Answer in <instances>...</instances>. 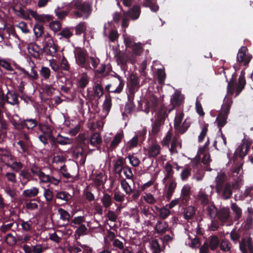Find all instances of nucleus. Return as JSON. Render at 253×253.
<instances>
[{
  "instance_id": "nucleus-14",
  "label": "nucleus",
  "mask_w": 253,
  "mask_h": 253,
  "mask_svg": "<svg viewBox=\"0 0 253 253\" xmlns=\"http://www.w3.org/2000/svg\"><path fill=\"white\" fill-rule=\"evenodd\" d=\"M29 65L31 67V72L29 73L24 68H21L20 71L24 75V76L31 80H36L39 78V75L35 70V64L33 61H30Z\"/></svg>"
},
{
  "instance_id": "nucleus-26",
  "label": "nucleus",
  "mask_w": 253,
  "mask_h": 253,
  "mask_svg": "<svg viewBox=\"0 0 253 253\" xmlns=\"http://www.w3.org/2000/svg\"><path fill=\"white\" fill-rule=\"evenodd\" d=\"M217 215L219 219L222 222L229 221L230 218L229 209L228 208H222L220 209Z\"/></svg>"
},
{
  "instance_id": "nucleus-45",
  "label": "nucleus",
  "mask_w": 253,
  "mask_h": 253,
  "mask_svg": "<svg viewBox=\"0 0 253 253\" xmlns=\"http://www.w3.org/2000/svg\"><path fill=\"white\" fill-rule=\"evenodd\" d=\"M168 227V225L166 222L158 221L155 228L158 233H162L167 230Z\"/></svg>"
},
{
  "instance_id": "nucleus-27",
  "label": "nucleus",
  "mask_w": 253,
  "mask_h": 253,
  "mask_svg": "<svg viewBox=\"0 0 253 253\" xmlns=\"http://www.w3.org/2000/svg\"><path fill=\"white\" fill-rule=\"evenodd\" d=\"M161 152L160 145L156 143H153L148 147V155L149 157H156Z\"/></svg>"
},
{
  "instance_id": "nucleus-10",
  "label": "nucleus",
  "mask_w": 253,
  "mask_h": 253,
  "mask_svg": "<svg viewBox=\"0 0 253 253\" xmlns=\"http://www.w3.org/2000/svg\"><path fill=\"white\" fill-rule=\"evenodd\" d=\"M140 7L138 5H134L131 8L128 12L124 13V18L123 19L122 26L123 28H126L128 25V17L132 20H136L138 18L140 15Z\"/></svg>"
},
{
  "instance_id": "nucleus-44",
  "label": "nucleus",
  "mask_w": 253,
  "mask_h": 253,
  "mask_svg": "<svg viewBox=\"0 0 253 253\" xmlns=\"http://www.w3.org/2000/svg\"><path fill=\"white\" fill-rule=\"evenodd\" d=\"M4 192L9 196L11 199H15L16 196L15 189L13 186H10L9 184H6L3 187Z\"/></svg>"
},
{
  "instance_id": "nucleus-28",
  "label": "nucleus",
  "mask_w": 253,
  "mask_h": 253,
  "mask_svg": "<svg viewBox=\"0 0 253 253\" xmlns=\"http://www.w3.org/2000/svg\"><path fill=\"white\" fill-rule=\"evenodd\" d=\"M44 52L49 56L54 57L57 54V46L53 41L49 42L44 48Z\"/></svg>"
},
{
  "instance_id": "nucleus-37",
  "label": "nucleus",
  "mask_w": 253,
  "mask_h": 253,
  "mask_svg": "<svg viewBox=\"0 0 253 253\" xmlns=\"http://www.w3.org/2000/svg\"><path fill=\"white\" fill-rule=\"evenodd\" d=\"M17 223L18 225H21L23 230L26 232L30 231L33 225V222L30 219L28 221H25L22 219H19Z\"/></svg>"
},
{
  "instance_id": "nucleus-11",
  "label": "nucleus",
  "mask_w": 253,
  "mask_h": 253,
  "mask_svg": "<svg viewBox=\"0 0 253 253\" xmlns=\"http://www.w3.org/2000/svg\"><path fill=\"white\" fill-rule=\"evenodd\" d=\"M216 190L217 194L225 200L229 199L232 194L231 186L229 183L216 187Z\"/></svg>"
},
{
  "instance_id": "nucleus-7",
  "label": "nucleus",
  "mask_w": 253,
  "mask_h": 253,
  "mask_svg": "<svg viewBox=\"0 0 253 253\" xmlns=\"http://www.w3.org/2000/svg\"><path fill=\"white\" fill-rule=\"evenodd\" d=\"M76 63L82 68L88 69L90 68L88 61L87 51L82 48H77L74 51Z\"/></svg>"
},
{
  "instance_id": "nucleus-50",
  "label": "nucleus",
  "mask_w": 253,
  "mask_h": 253,
  "mask_svg": "<svg viewBox=\"0 0 253 253\" xmlns=\"http://www.w3.org/2000/svg\"><path fill=\"white\" fill-rule=\"evenodd\" d=\"M209 247L212 250L216 249L219 245V240L216 236H211L209 238Z\"/></svg>"
},
{
  "instance_id": "nucleus-15",
  "label": "nucleus",
  "mask_w": 253,
  "mask_h": 253,
  "mask_svg": "<svg viewBox=\"0 0 253 253\" xmlns=\"http://www.w3.org/2000/svg\"><path fill=\"white\" fill-rule=\"evenodd\" d=\"M166 189V197L169 200L174 192L175 189L177 186V183L175 179H171L165 183H163Z\"/></svg>"
},
{
  "instance_id": "nucleus-41",
  "label": "nucleus",
  "mask_w": 253,
  "mask_h": 253,
  "mask_svg": "<svg viewBox=\"0 0 253 253\" xmlns=\"http://www.w3.org/2000/svg\"><path fill=\"white\" fill-rule=\"evenodd\" d=\"M40 130L48 137L52 136V127L46 124H41L39 125Z\"/></svg>"
},
{
  "instance_id": "nucleus-59",
  "label": "nucleus",
  "mask_w": 253,
  "mask_h": 253,
  "mask_svg": "<svg viewBox=\"0 0 253 253\" xmlns=\"http://www.w3.org/2000/svg\"><path fill=\"white\" fill-rule=\"evenodd\" d=\"M13 226H14L15 228H17L18 226V223L17 222H13L6 224H3L0 227V230L3 233H5L10 230Z\"/></svg>"
},
{
  "instance_id": "nucleus-60",
  "label": "nucleus",
  "mask_w": 253,
  "mask_h": 253,
  "mask_svg": "<svg viewBox=\"0 0 253 253\" xmlns=\"http://www.w3.org/2000/svg\"><path fill=\"white\" fill-rule=\"evenodd\" d=\"M125 195L121 191L116 190L114 192L113 199L117 202L122 203L125 200Z\"/></svg>"
},
{
  "instance_id": "nucleus-52",
  "label": "nucleus",
  "mask_w": 253,
  "mask_h": 253,
  "mask_svg": "<svg viewBox=\"0 0 253 253\" xmlns=\"http://www.w3.org/2000/svg\"><path fill=\"white\" fill-rule=\"evenodd\" d=\"M207 214L211 218H214L217 215L218 212L216 207L212 204L208 205L206 208Z\"/></svg>"
},
{
  "instance_id": "nucleus-4",
  "label": "nucleus",
  "mask_w": 253,
  "mask_h": 253,
  "mask_svg": "<svg viewBox=\"0 0 253 253\" xmlns=\"http://www.w3.org/2000/svg\"><path fill=\"white\" fill-rule=\"evenodd\" d=\"M246 84V80L245 78V72L242 71L238 79V84L234 81H231L228 83L227 86L228 93L233 95L235 92V97L238 95L242 90L244 89Z\"/></svg>"
},
{
  "instance_id": "nucleus-9",
  "label": "nucleus",
  "mask_w": 253,
  "mask_h": 253,
  "mask_svg": "<svg viewBox=\"0 0 253 253\" xmlns=\"http://www.w3.org/2000/svg\"><path fill=\"white\" fill-rule=\"evenodd\" d=\"M242 174L241 165H239L232 169L231 176L233 178L232 188L234 189H238L242 185Z\"/></svg>"
},
{
  "instance_id": "nucleus-38",
  "label": "nucleus",
  "mask_w": 253,
  "mask_h": 253,
  "mask_svg": "<svg viewBox=\"0 0 253 253\" xmlns=\"http://www.w3.org/2000/svg\"><path fill=\"white\" fill-rule=\"evenodd\" d=\"M101 141L102 138L99 133H94L90 137V144L92 146L98 147Z\"/></svg>"
},
{
  "instance_id": "nucleus-40",
  "label": "nucleus",
  "mask_w": 253,
  "mask_h": 253,
  "mask_svg": "<svg viewBox=\"0 0 253 253\" xmlns=\"http://www.w3.org/2000/svg\"><path fill=\"white\" fill-rule=\"evenodd\" d=\"M101 201L103 206L106 209L109 208L113 204V200L110 195L104 193L101 198Z\"/></svg>"
},
{
  "instance_id": "nucleus-18",
  "label": "nucleus",
  "mask_w": 253,
  "mask_h": 253,
  "mask_svg": "<svg viewBox=\"0 0 253 253\" xmlns=\"http://www.w3.org/2000/svg\"><path fill=\"white\" fill-rule=\"evenodd\" d=\"M187 239L185 244L192 248H197L200 247V242L198 238L192 232L189 231L187 233Z\"/></svg>"
},
{
  "instance_id": "nucleus-17",
  "label": "nucleus",
  "mask_w": 253,
  "mask_h": 253,
  "mask_svg": "<svg viewBox=\"0 0 253 253\" xmlns=\"http://www.w3.org/2000/svg\"><path fill=\"white\" fill-rule=\"evenodd\" d=\"M28 14L34 18L36 20L43 23L49 21L53 18V16L51 15L39 14L36 11L31 9L28 10Z\"/></svg>"
},
{
  "instance_id": "nucleus-20",
  "label": "nucleus",
  "mask_w": 253,
  "mask_h": 253,
  "mask_svg": "<svg viewBox=\"0 0 253 253\" xmlns=\"http://www.w3.org/2000/svg\"><path fill=\"white\" fill-rule=\"evenodd\" d=\"M29 53L34 58H39L42 53V49L36 44L31 43L28 46Z\"/></svg>"
},
{
  "instance_id": "nucleus-24",
  "label": "nucleus",
  "mask_w": 253,
  "mask_h": 253,
  "mask_svg": "<svg viewBox=\"0 0 253 253\" xmlns=\"http://www.w3.org/2000/svg\"><path fill=\"white\" fill-rule=\"evenodd\" d=\"M93 93H92L89 88L87 89V94L89 97L91 98L93 97L100 98L102 96L103 91V87L100 84H95L93 87Z\"/></svg>"
},
{
  "instance_id": "nucleus-30",
  "label": "nucleus",
  "mask_w": 253,
  "mask_h": 253,
  "mask_svg": "<svg viewBox=\"0 0 253 253\" xmlns=\"http://www.w3.org/2000/svg\"><path fill=\"white\" fill-rule=\"evenodd\" d=\"M19 176L21 183L24 186L28 183L31 178L30 173L26 169L20 170Z\"/></svg>"
},
{
  "instance_id": "nucleus-16",
  "label": "nucleus",
  "mask_w": 253,
  "mask_h": 253,
  "mask_svg": "<svg viewBox=\"0 0 253 253\" xmlns=\"http://www.w3.org/2000/svg\"><path fill=\"white\" fill-rule=\"evenodd\" d=\"M6 103L12 106H16L19 109V101L18 94L14 91L8 90L6 94Z\"/></svg>"
},
{
  "instance_id": "nucleus-64",
  "label": "nucleus",
  "mask_w": 253,
  "mask_h": 253,
  "mask_svg": "<svg viewBox=\"0 0 253 253\" xmlns=\"http://www.w3.org/2000/svg\"><path fill=\"white\" fill-rule=\"evenodd\" d=\"M54 12L58 19H63L67 16L69 11L61 10L59 7H57Z\"/></svg>"
},
{
  "instance_id": "nucleus-1",
  "label": "nucleus",
  "mask_w": 253,
  "mask_h": 253,
  "mask_svg": "<svg viewBox=\"0 0 253 253\" xmlns=\"http://www.w3.org/2000/svg\"><path fill=\"white\" fill-rule=\"evenodd\" d=\"M158 99L153 96L149 101L145 103L144 111L148 114L150 111L152 113H155L154 115L155 120L152 124V132L154 133H158L161 128V126L163 124L166 117L167 116V108L165 106H161L159 109L156 110L158 105Z\"/></svg>"
},
{
  "instance_id": "nucleus-49",
  "label": "nucleus",
  "mask_w": 253,
  "mask_h": 253,
  "mask_svg": "<svg viewBox=\"0 0 253 253\" xmlns=\"http://www.w3.org/2000/svg\"><path fill=\"white\" fill-rule=\"evenodd\" d=\"M10 120L15 128L17 129H21L22 121H20V119L17 114H13Z\"/></svg>"
},
{
  "instance_id": "nucleus-21",
  "label": "nucleus",
  "mask_w": 253,
  "mask_h": 253,
  "mask_svg": "<svg viewBox=\"0 0 253 253\" xmlns=\"http://www.w3.org/2000/svg\"><path fill=\"white\" fill-rule=\"evenodd\" d=\"M132 49V54L128 56V59L132 64L136 62V59L133 55H139L142 52L143 48L140 42L136 43L130 47Z\"/></svg>"
},
{
  "instance_id": "nucleus-48",
  "label": "nucleus",
  "mask_w": 253,
  "mask_h": 253,
  "mask_svg": "<svg viewBox=\"0 0 253 253\" xmlns=\"http://www.w3.org/2000/svg\"><path fill=\"white\" fill-rule=\"evenodd\" d=\"M43 190V195L46 201L48 203L51 202L53 198V192L52 190L49 188L42 187Z\"/></svg>"
},
{
  "instance_id": "nucleus-39",
  "label": "nucleus",
  "mask_w": 253,
  "mask_h": 253,
  "mask_svg": "<svg viewBox=\"0 0 253 253\" xmlns=\"http://www.w3.org/2000/svg\"><path fill=\"white\" fill-rule=\"evenodd\" d=\"M87 232L88 230L86 226L84 224L80 225L75 232V238L78 239L81 236L87 235Z\"/></svg>"
},
{
  "instance_id": "nucleus-54",
  "label": "nucleus",
  "mask_w": 253,
  "mask_h": 253,
  "mask_svg": "<svg viewBox=\"0 0 253 253\" xmlns=\"http://www.w3.org/2000/svg\"><path fill=\"white\" fill-rule=\"evenodd\" d=\"M155 208L158 212H159L160 217L163 219H166L170 213V211L166 208H159L157 206Z\"/></svg>"
},
{
  "instance_id": "nucleus-12",
  "label": "nucleus",
  "mask_w": 253,
  "mask_h": 253,
  "mask_svg": "<svg viewBox=\"0 0 253 253\" xmlns=\"http://www.w3.org/2000/svg\"><path fill=\"white\" fill-rule=\"evenodd\" d=\"M247 47L243 46L239 49L237 56V60L244 65L248 64L252 58L250 54L247 53Z\"/></svg>"
},
{
  "instance_id": "nucleus-32",
  "label": "nucleus",
  "mask_w": 253,
  "mask_h": 253,
  "mask_svg": "<svg viewBox=\"0 0 253 253\" xmlns=\"http://www.w3.org/2000/svg\"><path fill=\"white\" fill-rule=\"evenodd\" d=\"M191 189V186L188 184L184 185L181 189V196L180 198H182L183 201H184L185 203H186L189 200Z\"/></svg>"
},
{
  "instance_id": "nucleus-13",
  "label": "nucleus",
  "mask_w": 253,
  "mask_h": 253,
  "mask_svg": "<svg viewBox=\"0 0 253 253\" xmlns=\"http://www.w3.org/2000/svg\"><path fill=\"white\" fill-rule=\"evenodd\" d=\"M5 165L16 172L21 170L23 167V164L20 161H17V158L13 156H9V160Z\"/></svg>"
},
{
  "instance_id": "nucleus-58",
  "label": "nucleus",
  "mask_w": 253,
  "mask_h": 253,
  "mask_svg": "<svg viewBox=\"0 0 253 253\" xmlns=\"http://www.w3.org/2000/svg\"><path fill=\"white\" fill-rule=\"evenodd\" d=\"M17 239L11 233H8L5 238L6 243L9 246H14L17 243Z\"/></svg>"
},
{
  "instance_id": "nucleus-63",
  "label": "nucleus",
  "mask_w": 253,
  "mask_h": 253,
  "mask_svg": "<svg viewBox=\"0 0 253 253\" xmlns=\"http://www.w3.org/2000/svg\"><path fill=\"white\" fill-rule=\"evenodd\" d=\"M231 209L235 214V218L236 219H239L241 217L242 213L241 208L236 204L233 203L231 205Z\"/></svg>"
},
{
  "instance_id": "nucleus-56",
  "label": "nucleus",
  "mask_w": 253,
  "mask_h": 253,
  "mask_svg": "<svg viewBox=\"0 0 253 253\" xmlns=\"http://www.w3.org/2000/svg\"><path fill=\"white\" fill-rule=\"evenodd\" d=\"M11 33L9 35V38L14 41L16 45H17L19 49H21V46L23 44V42L19 39L18 35L16 34L14 31L11 30Z\"/></svg>"
},
{
  "instance_id": "nucleus-3",
  "label": "nucleus",
  "mask_w": 253,
  "mask_h": 253,
  "mask_svg": "<svg viewBox=\"0 0 253 253\" xmlns=\"http://www.w3.org/2000/svg\"><path fill=\"white\" fill-rule=\"evenodd\" d=\"M232 104V101L231 98L225 97L223 104L222 105L221 111L218 113L216 117L215 123H216L218 127H219V131L221 133V138L222 140V143L221 144V147L224 148L226 147V138L223 134L221 128L226 124L227 116L230 107Z\"/></svg>"
},
{
  "instance_id": "nucleus-47",
  "label": "nucleus",
  "mask_w": 253,
  "mask_h": 253,
  "mask_svg": "<svg viewBox=\"0 0 253 253\" xmlns=\"http://www.w3.org/2000/svg\"><path fill=\"white\" fill-rule=\"evenodd\" d=\"M226 175L223 171H220L217 173V175L215 178L216 188L225 184L224 182L226 181Z\"/></svg>"
},
{
  "instance_id": "nucleus-55",
  "label": "nucleus",
  "mask_w": 253,
  "mask_h": 253,
  "mask_svg": "<svg viewBox=\"0 0 253 253\" xmlns=\"http://www.w3.org/2000/svg\"><path fill=\"white\" fill-rule=\"evenodd\" d=\"M84 221L85 217L84 216H75L71 220V225L72 227H75L76 225L80 226V225H83V223Z\"/></svg>"
},
{
  "instance_id": "nucleus-42",
  "label": "nucleus",
  "mask_w": 253,
  "mask_h": 253,
  "mask_svg": "<svg viewBox=\"0 0 253 253\" xmlns=\"http://www.w3.org/2000/svg\"><path fill=\"white\" fill-rule=\"evenodd\" d=\"M123 136L124 134L122 131L117 133L115 135L112 141L110 143V147L111 148V149H115V148L117 147V146L121 142Z\"/></svg>"
},
{
  "instance_id": "nucleus-33",
  "label": "nucleus",
  "mask_w": 253,
  "mask_h": 253,
  "mask_svg": "<svg viewBox=\"0 0 253 253\" xmlns=\"http://www.w3.org/2000/svg\"><path fill=\"white\" fill-rule=\"evenodd\" d=\"M39 192V189L36 187L26 189L22 192V195L25 198L35 197Z\"/></svg>"
},
{
  "instance_id": "nucleus-8",
  "label": "nucleus",
  "mask_w": 253,
  "mask_h": 253,
  "mask_svg": "<svg viewBox=\"0 0 253 253\" xmlns=\"http://www.w3.org/2000/svg\"><path fill=\"white\" fill-rule=\"evenodd\" d=\"M213 188V186L211 185L210 187H206L204 189H200L196 196V200L203 206L208 205Z\"/></svg>"
},
{
  "instance_id": "nucleus-34",
  "label": "nucleus",
  "mask_w": 253,
  "mask_h": 253,
  "mask_svg": "<svg viewBox=\"0 0 253 253\" xmlns=\"http://www.w3.org/2000/svg\"><path fill=\"white\" fill-rule=\"evenodd\" d=\"M195 214V209L194 207L188 206L186 207L183 211V215L187 220L192 219Z\"/></svg>"
},
{
  "instance_id": "nucleus-35",
  "label": "nucleus",
  "mask_w": 253,
  "mask_h": 253,
  "mask_svg": "<svg viewBox=\"0 0 253 253\" xmlns=\"http://www.w3.org/2000/svg\"><path fill=\"white\" fill-rule=\"evenodd\" d=\"M38 125L37 121L34 119H28L22 121L21 129L26 127L27 129H32Z\"/></svg>"
},
{
  "instance_id": "nucleus-6",
  "label": "nucleus",
  "mask_w": 253,
  "mask_h": 253,
  "mask_svg": "<svg viewBox=\"0 0 253 253\" xmlns=\"http://www.w3.org/2000/svg\"><path fill=\"white\" fill-rule=\"evenodd\" d=\"M184 113L181 110L177 111L174 118V126L177 132L180 133H184L188 128L190 126V122L187 120L185 119L182 125L181 123L183 120Z\"/></svg>"
},
{
  "instance_id": "nucleus-23",
  "label": "nucleus",
  "mask_w": 253,
  "mask_h": 253,
  "mask_svg": "<svg viewBox=\"0 0 253 253\" xmlns=\"http://www.w3.org/2000/svg\"><path fill=\"white\" fill-rule=\"evenodd\" d=\"M184 99L183 95L180 91L176 90L171 97L170 102L173 107L178 106L181 104Z\"/></svg>"
},
{
  "instance_id": "nucleus-5",
  "label": "nucleus",
  "mask_w": 253,
  "mask_h": 253,
  "mask_svg": "<svg viewBox=\"0 0 253 253\" xmlns=\"http://www.w3.org/2000/svg\"><path fill=\"white\" fill-rule=\"evenodd\" d=\"M31 172L34 175L38 176L40 184L49 183L57 186L61 181V179L59 177L45 174L41 170H35L34 169H32Z\"/></svg>"
},
{
  "instance_id": "nucleus-25",
  "label": "nucleus",
  "mask_w": 253,
  "mask_h": 253,
  "mask_svg": "<svg viewBox=\"0 0 253 253\" xmlns=\"http://www.w3.org/2000/svg\"><path fill=\"white\" fill-rule=\"evenodd\" d=\"M128 85L129 93L133 94L137 91L140 86L138 77L135 76L131 77Z\"/></svg>"
},
{
  "instance_id": "nucleus-57",
  "label": "nucleus",
  "mask_w": 253,
  "mask_h": 253,
  "mask_svg": "<svg viewBox=\"0 0 253 253\" xmlns=\"http://www.w3.org/2000/svg\"><path fill=\"white\" fill-rule=\"evenodd\" d=\"M41 76L42 77V80H47L49 79L51 72L50 69L46 67H42L40 71Z\"/></svg>"
},
{
  "instance_id": "nucleus-53",
  "label": "nucleus",
  "mask_w": 253,
  "mask_h": 253,
  "mask_svg": "<svg viewBox=\"0 0 253 253\" xmlns=\"http://www.w3.org/2000/svg\"><path fill=\"white\" fill-rule=\"evenodd\" d=\"M56 141L58 144L60 145H65L71 144L73 142V140L72 139L69 137H64L60 134H58L56 137Z\"/></svg>"
},
{
  "instance_id": "nucleus-31",
  "label": "nucleus",
  "mask_w": 253,
  "mask_h": 253,
  "mask_svg": "<svg viewBox=\"0 0 253 253\" xmlns=\"http://www.w3.org/2000/svg\"><path fill=\"white\" fill-rule=\"evenodd\" d=\"M250 146L247 143H244L239 146L235 151L237 156L241 158L244 157L247 154Z\"/></svg>"
},
{
  "instance_id": "nucleus-29",
  "label": "nucleus",
  "mask_w": 253,
  "mask_h": 253,
  "mask_svg": "<svg viewBox=\"0 0 253 253\" xmlns=\"http://www.w3.org/2000/svg\"><path fill=\"white\" fill-rule=\"evenodd\" d=\"M111 106V99L109 98H106L103 104L102 111L100 114L101 118L104 119L107 116L110 112Z\"/></svg>"
},
{
  "instance_id": "nucleus-22",
  "label": "nucleus",
  "mask_w": 253,
  "mask_h": 253,
  "mask_svg": "<svg viewBox=\"0 0 253 253\" xmlns=\"http://www.w3.org/2000/svg\"><path fill=\"white\" fill-rule=\"evenodd\" d=\"M112 89L110 92L114 93H120L124 88L125 82L123 80L114 79L112 82Z\"/></svg>"
},
{
  "instance_id": "nucleus-19",
  "label": "nucleus",
  "mask_w": 253,
  "mask_h": 253,
  "mask_svg": "<svg viewBox=\"0 0 253 253\" xmlns=\"http://www.w3.org/2000/svg\"><path fill=\"white\" fill-rule=\"evenodd\" d=\"M240 248L243 253H253V245L251 239H243L240 242Z\"/></svg>"
},
{
  "instance_id": "nucleus-62",
  "label": "nucleus",
  "mask_w": 253,
  "mask_h": 253,
  "mask_svg": "<svg viewBox=\"0 0 253 253\" xmlns=\"http://www.w3.org/2000/svg\"><path fill=\"white\" fill-rule=\"evenodd\" d=\"M124 40L125 45L127 48H130L135 43L134 39L132 37L127 36L126 34H124Z\"/></svg>"
},
{
  "instance_id": "nucleus-43",
  "label": "nucleus",
  "mask_w": 253,
  "mask_h": 253,
  "mask_svg": "<svg viewBox=\"0 0 253 253\" xmlns=\"http://www.w3.org/2000/svg\"><path fill=\"white\" fill-rule=\"evenodd\" d=\"M120 183L121 188L125 192L126 194L127 195H130L132 192V189L126 180L124 178H122L120 179Z\"/></svg>"
},
{
  "instance_id": "nucleus-61",
  "label": "nucleus",
  "mask_w": 253,
  "mask_h": 253,
  "mask_svg": "<svg viewBox=\"0 0 253 253\" xmlns=\"http://www.w3.org/2000/svg\"><path fill=\"white\" fill-rule=\"evenodd\" d=\"M58 212L60 215V218L61 220L65 221H69L70 215L67 211L63 209L60 208L58 210Z\"/></svg>"
},
{
  "instance_id": "nucleus-2",
  "label": "nucleus",
  "mask_w": 253,
  "mask_h": 253,
  "mask_svg": "<svg viewBox=\"0 0 253 253\" xmlns=\"http://www.w3.org/2000/svg\"><path fill=\"white\" fill-rule=\"evenodd\" d=\"M71 15L74 18L87 19L92 11L91 4L83 0H72L66 5Z\"/></svg>"
},
{
  "instance_id": "nucleus-46",
  "label": "nucleus",
  "mask_w": 253,
  "mask_h": 253,
  "mask_svg": "<svg viewBox=\"0 0 253 253\" xmlns=\"http://www.w3.org/2000/svg\"><path fill=\"white\" fill-rule=\"evenodd\" d=\"M124 163L125 161L122 157H120L116 160L114 165V169L116 173L120 174L125 167Z\"/></svg>"
},
{
  "instance_id": "nucleus-36",
  "label": "nucleus",
  "mask_w": 253,
  "mask_h": 253,
  "mask_svg": "<svg viewBox=\"0 0 253 253\" xmlns=\"http://www.w3.org/2000/svg\"><path fill=\"white\" fill-rule=\"evenodd\" d=\"M56 198L65 203H67L71 200L72 196L66 191H57L56 193Z\"/></svg>"
},
{
  "instance_id": "nucleus-51",
  "label": "nucleus",
  "mask_w": 253,
  "mask_h": 253,
  "mask_svg": "<svg viewBox=\"0 0 253 253\" xmlns=\"http://www.w3.org/2000/svg\"><path fill=\"white\" fill-rule=\"evenodd\" d=\"M143 6L150 7L153 12H157L159 10V6L156 3L155 0H145Z\"/></svg>"
}]
</instances>
